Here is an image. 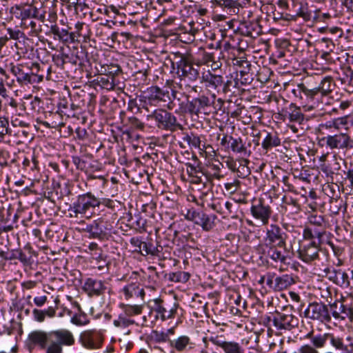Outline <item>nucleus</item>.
Listing matches in <instances>:
<instances>
[{
	"label": "nucleus",
	"mask_w": 353,
	"mask_h": 353,
	"mask_svg": "<svg viewBox=\"0 0 353 353\" xmlns=\"http://www.w3.org/2000/svg\"><path fill=\"white\" fill-rule=\"evenodd\" d=\"M172 69L178 79L173 83L172 96L178 101L181 96L189 99L190 94L197 92L198 86L192 84L199 78V66H194L190 54L177 52L173 54Z\"/></svg>",
	"instance_id": "nucleus-1"
},
{
	"label": "nucleus",
	"mask_w": 353,
	"mask_h": 353,
	"mask_svg": "<svg viewBox=\"0 0 353 353\" xmlns=\"http://www.w3.org/2000/svg\"><path fill=\"white\" fill-rule=\"evenodd\" d=\"M74 343L72 334L68 330H59L51 332L34 330L31 332L26 343L30 352L36 347L46 350V353H61L63 345Z\"/></svg>",
	"instance_id": "nucleus-2"
},
{
	"label": "nucleus",
	"mask_w": 353,
	"mask_h": 353,
	"mask_svg": "<svg viewBox=\"0 0 353 353\" xmlns=\"http://www.w3.org/2000/svg\"><path fill=\"white\" fill-rule=\"evenodd\" d=\"M305 338L310 343L301 345L293 353H320L319 350L325 349L328 343L336 351H347V346L345 344L343 338L333 333L316 332L312 330L305 336Z\"/></svg>",
	"instance_id": "nucleus-3"
},
{
	"label": "nucleus",
	"mask_w": 353,
	"mask_h": 353,
	"mask_svg": "<svg viewBox=\"0 0 353 353\" xmlns=\"http://www.w3.org/2000/svg\"><path fill=\"white\" fill-rule=\"evenodd\" d=\"M334 86L333 79L331 77H325L322 79L319 86L309 88L304 83H299L292 90V93L300 100L303 101L309 105V110L315 108L319 105V97L327 95L332 92Z\"/></svg>",
	"instance_id": "nucleus-4"
},
{
	"label": "nucleus",
	"mask_w": 353,
	"mask_h": 353,
	"mask_svg": "<svg viewBox=\"0 0 353 353\" xmlns=\"http://www.w3.org/2000/svg\"><path fill=\"white\" fill-rule=\"evenodd\" d=\"M101 203L100 199L90 192L79 194L70 205L68 210L69 216L76 219L83 217L90 219L92 214L90 210L99 207Z\"/></svg>",
	"instance_id": "nucleus-5"
},
{
	"label": "nucleus",
	"mask_w": 353,
	"mask_h": 353,
	"mask_svg": "<svg viewBox=\"0 0 353 353\" xmlns=\"http://www.w3.org/2000/svg\"><path fill=\"white\" fill-rule=\"evenodd\" d=\"M201 82L204 83L207 90L212 93V97L214 99L216 94H226L232 92L231 87L232 81L231 79L224 81L222 75L208 70L203 72L201 77Z\"/></svg>",
	"instance_id": "nucleus-6"
},
{
	"label": "nucleus",
	"mask_w": 353,
	"mask_h": 353,
	"mask_svg": "<svg viewBox=\"0 0 353 353\" xmlns=\"http://www.w3.org/2000/svg\"><path fill=\"white\" fill-rule=\"evenodd\" d=\"M323 243V239L309 238L303 235V239L299 242V258L307 263L318 259L319 257V252Z\"/></svg>",
	"instance_id": "nucleus-7"
},
{
	"label": "nucleus",
	"mask_w": 353,
	"mask_h": 353,
	"mask_svg": "<svg viewBox=\"0 0 353 353\" xmlns=\"http://www.w3.org/2000/svg\"><path fill=\"white\" fill-rule=\"evenodd\" d=\"M147 117L148 120H154L157 127L163 130L174 132L183 128L182 125L178 123L176 117L164 109H157Z\"/></svg>",
	"instance_id": "nucleus-8"
},
{
	"label": "nucleus",
	"mask_w": 353,
	"mask_h": 353,
	"mask_svg": "<svg viewBox=\"0 0 353 353\" xmlns=\"http://www.w3.org/2000/svg\"><path fill=\"white\" fill-rule=\"evenodd\" d=\"M326 229L327 222L323 216L311 214L308 216V224L305 226L303 235L323 239L326 234Z\"/></svg>",
	"instance_id": "nucleus-9"
},
{
	"label": "nucleus",
	"mask_w": 353,
	"mask_h": 353,
	"mask_svg": "<svg viewBox=\"0 0 353 353\" xmlns=\"http://www.w3.org/2000/svg\"><path fill=\"white\" fill-rule=\"evenodd\" d=\"M329 304L322 302L310 303L304 312L305 317L322 323L331 322Z\"/></svg>",
	"instance_id": "nucleus-10"
},
{
	"label": "nucleus",
	"mask_w": 353,
	"mask_h": 353,
	"mask_svg": "<svg viewBox=\"0 0 353 353\" xmlns=\"http://www.w3.org/2000/svg\"><path fill=\"white\" fill-rule=\"evenodd\" d=\"M144 103L154 106H165L170 101L169 91L157 86L148 88L143 95Z\"/></svg>",
	"instance_id": "nucleus-11"
},
{
	"label": "nucleus",
	"mask_w": 353,
	"mask_h": 353,
	"mask_svg": "<svg viewBox=\"0 0 353 353\" xmlns=\"http://www.w3.org/2000/svg\"><path fill=\"white\" fill-rule=\"evenodd\" d=\"M11 72L17 77V81L21 84H32L41 82L43 79V74H37L32 70L24 65H12Z\"/></svg>",
	"instance_id": "nucleus-12"
},
{
	"label": "nucleus",
	"mask_w": 353,
	"mask_h": 353,
	"mask_svg": "<svg viewBox=\"0 0 353 353\" xmlns=\"http://www.w3.org/2000/svg\"><path fill=\"white\" fill-rule=\"evenodd\" d=\"M299 319L292 311L285 310L282 312L276 311L274 313L273 325L277 330H292L299 325Z\"/></svg>",
	"instance_id": "nucleus-13"
},
{
	"label": "nucleus",
	"mask_w": 353,
	"mask_h": 353,
	"mask_svg": "<svg viewBox=\"0 0 353 353\" xmlns=\"http://www.w3.org/2000/svg\"><path fill=\"white\" fill-rule=\"evenodd\" d=\"M321 162L320 164V169L321 172L325 174L326 177L333 179L334 174H338L339 171L341 170V164L345 163L343 159L337 154H334L330 157L327 155L323 154L319 158Z\"/></svg>",
	"instance_id": "nucleus-14"
},
{
	"label": "nucleus",
	"mask_w": 353,
	"mask_h": 353,
	"mask_svg": "<svg viewBox=\"0 0 353 353\" xmlns=\"http://www.w3.org/2000/svg\"><path fill=\"white\" fill-rule=\"evenodd\" d=\"M250 212L253 217L259 220L263 225L268 223L272 212L270 206L266 204L265 200L262 198L254 199L252 201Z\"/></svg>",
	"instance_id": "nucleus-15"
},
{
	"label": "nucleus",
	"mask_w": 353,
	"mask_h": 353,
	"mask_svg": "<svg viewBox=\"0 0 353 353\" xmlns=\"http://www.w3.org/2000/svg\"><path fill=\"white\" fill-rule=\"evenodd\" d=\"M286 238V233L279 225L272 224L267 230L265 237V246L285 247Z\"/></svg>",
	"instance_id": "nucleus-16"
},
{
	"label": "nucleus",
	"mask_w": 353,
	"mask_h": 353,
	"mask_svg": "<svg viewBox=\"0 0 353 353\" xmlns=\"http://www.w3.org/2000/svg\"><path fill=\"white\" fill-rule=\"evenodd\" d=\"M211 107V101L208 97L200 95L193 98L191 101L188 100L187 112L191 115L199 116V114H207L208 110Z\"/></svg>",
	"instance_id": "nucleus-17"
},
{
	"label": "nucleus",
	"mask_w": 353,
	"mask_h": 353,
	"mask_svg": "<svg viewBox=\"0 0 353 353\" xmlns=\"http://www.w3.org/2000/svg\"><path fill=\"white\" fill-rule=\"evenodd\" d=\"M186 218L201 225L203 230L209 231L214 226L216 215H208L203 211L188 210Z\"/></svg>",
	"instance_id": "nucleus-18"
},
{
	"label": "nucleus",
	"mask_w": 353,
	"mask_h": 353,
	"mask_svg": "<svg viewBox=\"0 0 353 353\" xmlns=\"http://www.w3.org/2000/svg\"><path fill=\"white\" fill-rule=\"evenodd\" d=\"M330 149H346L353 148V141L346 133L328 135L322 139Z\"/></svg>",
	"instance_id": "nucleus-19"
},
{
	"label": "nucleus",
	"mask_w": 353,
	"mask_h": 353,
	"mask_svg": "<svg viewBox=\"0 0 353 353\" xmlns=\"http://www.w3.org/2000/svg\"><path fill=\"white\" fill-rule=\"evenodd\" d=\"M106 284L103 281L90 277L85 280L82 289L90 297L99 296L104 294L107 290L110 292Z\"/></svg>",
	"instance_id": "nucleus-20"
},
{
	"label": "nucleus",
	"mask_w": 353,
	"mask_h": 353,
	"mask_svg": "<svg viewBox=\"0 0 353 353\" xmlns=\"http://www.w3.org/2000/svg\"><path fill=\"white\" fill-rule=\"evenodd\" d=\"M178 304L174 303L173 305L170 307L168 304H165L163 300L157 298L153 300L152 310L156 312L155 318L157 319L160 318L162 321L167 319L174 318Z\"/></svg>",
	"instance_id": "nucleus-21"
},
{
	"label": "nucleus",
	"mask_w": 353,
	"mask_h": 353,
	"mask_svg": "<svg viewBox=\"0 0 353 353\" xmlns=\"http://www.w3.org/2000/svg\"><path fill=\"white\" fill-rule=\"evenodd\" d=\"M120 293L123 295L125 300L129 302L144 303L145 291L137 283H130L125 285L120 290Z\"/></svg>",
	"instance_id": "nucleus-22"
},
{
	"label": "nucleus",
	"mask_w": 353,
	"mask_h": 353,
	"mask_svg": "<svg viewBox=\"0 0 353 353\" xmlns=\"http://www.w3.org/2000/svg\"><path fill=\"white\" fill-rule=\"evenodd\" d=\"M329 310L330 317L335 320L344 321L349 319L351 321L353 320V308L344 305L341 301H335L332 303H329Z\"/></svg>",
	"instance_id": "nucleus-23"
},
{
	"label": "nucleus",
	"mask_w": 353,
	"mask_h": 353,
	"mask_svg": "<svg viewBox=\"0 0 353 353\" xmlns=\"http://www.w3.org/2000/svg\"><path fill=\"white\" fill-rule=\"evenodd\" d=\"M71 29L68 26L60 28L57 25H52L50 27V32L54 35V39L63 43H71L77 41L76 32H71Z\"/></svg>",
	"instance_id": "nucleus-24"
},
{
	"label": "nucleus",
	"mask_w": 353,
	"mask_h": 353,
	"mask_svg": "<svg viewBox=\"0 0 353 353\" xmlns=\"http://www.w3.org/2000/svg\"><path fill=\"white\" fill-rule=\"evenodd\" d=\"M209 340L214 345L221 347L225 353H245L239 343L224 341L221 336H211Z\"/></svg>",
	"instance_id": "nucleus-25"
},
{
	"label": "nucleus",
	"mask_w": 353,
	"mask_h": 353,
	"mask_svg": "<svg viewBox=\"0 0 353 353\" xmlns=\"http://www.w3.org/2000/svg\"><path fill=\"white\" fill-rule=\"evenodd\" d=\"M81 340L83 346L89 349H98L102 343L101 336L93 331L85 332Z\"/></svg>",
	"instance_id": "nucleus-26"
},
{
	"label": "nucleus",
	"mask_w": 353,
	"mask_h": 353,
	"mask_svg": "<svg viewBox=\"0 0 353 353\" xmlns=\"http://www.w3.org/2000/svg\"><path fill=\"white\" fill-rule=\"evenodd\" d=\"M193 345L190 338L186 335H181L176 339L170 341V346L177 352L183 353L192 348Z\"/></svg>",
	"instance_id": "nucleus-27"
},
{
	"label": "nucleus",
	"mask_w": 353,
	"mask_h": 353,
	"mask_svg": "<svg viewBox=\"0 0 353 353\" xmlns=\"http://www.w3.org/2000/svg\"><path fill=\"white\" fill-rule=\"evenodd\" d=\"M108 236V228L105 223L101 219H98L92 222L90 238L103 240Z\"/></svg>",
	"instance_id": "nucleus-28"
},
{
	"label": "nucleus",
	"mask_w": 353,
	"mask_h": 353,
	"mask_svg": "<svg viewBox=\"0 0 353 353\" xmlns=\"http://www.w3.org/2000/svg\"><path fill=\"white\" fill-rule=\"evenodd\" d=\"M240 31L244 36L255 38L261 34L262 28L257 21H252L244 23Z\"/></svg>",
	"instance_id": "nucleus-29"
},
{
	"label": "nucleus",
	"mask_w": 353,
	"mask_h": 353,
	"mask_svg": "<svg viewBox=\"0 0 353 353\" xmlns=\"http://www.w3.org/2000/svg\"><path fill=\"white\" fill-rule=\"evenodd\" d=\"M264 132L265 135L261 143V146L263 150L268 151L281 145V139L276 132Z\"/></svg>",
	"instance_id": "nucleus-30"
},
{
	"label": "nucleus",
	"mask_w": 353,
	"mask_h": 353,
	"mask_svg": "<svg viewBox=\"0 0 353 353\" xmlns=\"http://www.w3.org/2000/svg\"><path fill=\"white\" fill-rule=\"evenodd\" d=\"M285 116L290 122L301 124L305 121V115L301 112V108L294 103H291L289 105L288 110L285 112Z\"/></svg>",
	"instance_id": "nucleus-31"
},
{
	"label": "nucleus",
	"mask_w": 353,
	"mask_h": 353,
	"mask_svg": "<svg viewBox=\"0 0 353 353\" xmlns=\"http://www.w3.org/2000/svg\"><path fill=\"white\" fill-rule=\"evenodd\" d=\"M294 283L295 280L291 274H283L275 278L274 290L281 291L290 288Z\"/></svg>",
	"instance_id": "nucleus-32"
},
{
	"label": "nucleus",
	"mask_w": 353,
	"mask_h": 353,
	"mask_svg": "<svg viewBox=\"0 0 353 353\" xmlns=\"http://www.w3.org/2000/svg\"><path fill=\"white\" fill-rule=\"evenodd\" d=\"M99 74L105 75L115 78L122 73L121 68L114 63L101 65L99 69H97Z\"/></svg>",
	"instance_id": "nucleus-33"
},
{
	"label": "nucleus",
	"mask_w": 353,
	"mask_h": 353,
	"mask_svg": "<svg viewBox=\"0 0 353 353\" xmlns=\"http://www.w3.org/2000/svg\"><path fill=\"white\" fill-rule=\"evenodd\" d=\"M144 303H139L138 302H129V303L120 304L124 314L127 316H132L141 314Z\"/></svg>",
	"instance_id": "nucleus-34"
},
{
	"label": "nucleus",
	"mask_w": 353,
	"mask_h": 353,
	"mask_svg": "<svg viewBox=\"0 0 353 353\" xmlns=\"http://www.w3.org/2000/svg\"><path fill=\"white\" fill-rule=\"evenodd\" d=\"M59 111L65 114L68 117H74L79 112L80 107L73 103L70 105L67 101H62L59 103Z\"/></svg>",
	"instance_id": "nucleus-35"
},
{
	"label": "nucleus",
	"mask_w": 353,
	"mask_h": 353,
	"mask_svg": "<svg viewBox=\"0 0 353 353\" xmlns=\"http://www.w3.org/2000/svg\"><path fill=\"white\" fill-rule=\"evenodd\" d=\"M214 5L227 9L233 13H238L241 6L239 0H214Z\"/></svg>",
	"instance_id": "nucleus-36"
},
{
	"label": "nucleus",
	"mask_w": 353,
	"mask_h": 353,
	"mask_svg": "<svg viewBox=\"0 0 353 353\" xmlns=\"http://www.w3.org/2000/svg\"><path fill=\"white\" fill-rule=\"evenodd\" d=\"M95 85L100 86L103 89L112 90L115 86V78L105 75H100L94 80Z\"/></svg>",
	"instance_id": "nucleus-37"
},
{
	"label": "nucleus",
	"mask_w": 353,
	"mask_h": 353,
	"mask_svg": "<svg viewBox=\"0 0 353 353\" xmlns=\"http://www.w3.org/2000/svg\"><path fill=\"white\" fill-rule=\"evenodd\" d=\"M128 130L123 132V134L130 135V132L135 130H143L145 128V123L141 120L134 116L129 117L126 122Z\"/></svg>",
	"instance_id": "nucleus-38"
},
{
	"label": "nucleus",
	"mask_w": 353,
	"mask_h": 353,
	"mask_svg": "<svg viewBox=\"0 0 353 353\" xmlns=\"http://www.w3.org/2000/svg\"><path fill=\"white\" fill-rule=\"evenodd\" d=\"M268 248L267 256L276 263H286L287 257L281 251L278 250V246H266Z\"/></svg>",
	"instance_id": "nucleus-39"
},
{
	"label": "nucleus",
	"mask_w": 353,
	"mask_h": 353,
	"mask_svg": "<svg viewBox=\"0 0 353 353\" xmlns=\"http://www.w3.org/2000/svg\"><path fill=\"white\" fill-rule=\"evenodd\" d=\"M0 256L7 261L18 259L22 263H27L28 261L26 255L21 250H17L12 253H7L4 251H1Z\"/></svg>",
	"instance_id": "nucleus-40"
},
{
	"label": "nucleus",
	"mask_w": 353,
	"mask_h": 353,
	"mask_svg": "<svg viewBox=\"0 0 353 353\" xmlns=\"http://www.w3.org/2000/svg\"><path fill=\"white\" fill-rule=\"evenodd\" d=\"M146 105L147 104L144 103V99L142 95L140 96L139 101L137 99H130L129 100L128 103V110L136 114L140 112L141 106L147 109Z\"/></svg>",
	"instance_id": "nucleus-41"
},
{
	"label": "nucleus",
	"mask_w": 353,
	"mask_h": 353,
	"mask_svg": "<svg viewBox=\"0 0 353 353\" xmlns=\"http://www.w3.org/2000/svg\"><path fill=\"white\" fill-rule=\"evenodd\" d=\"M229 139L232 141L230 148L234 152L246 154L247 149L243 143L241 138L234 139L232 136H230Z\"/></svg>",
	"instance_id": "nucleus-42"
},
{
	"label": "nucleus",
	"mask_w": 353,
	"mask_h": 353,
	"mask_svg": "<svg viewBox=\"0 0 353 353\" xmlns=\"http://www.w3.org/2000/svg\"><path fill=\"white\" fill-rule=\"evenodd\" d=\"M190 277V274L186 272H176L169 274V280L175 283H185Z\"/></svg>",
	"instance_id": "nucleus-43"
},
{
	"label": "nucleus",
	"mask_w": 353,
	"mask_h": 353,
	"mask_svg": "<svg viewBox=\"0 0 353 353\" xmlns=\"http://www.w3.org/2000/svg\"><path fill=\"white\" fill-rule=\"evenodd\" d=\"M77 64L83 65L85 62H89L88 54L85 47L81 46L79 48L76 49L74 53Z\"/></svg>",
	"instance_id": "nucleus-44"
},
{
	"label": "nucleus",
	"mask_w": 353,
	"mask_h": 353,
	"mask_svg": "<svg viewBox=\"0 0 353 353\" xmlns=\"http://www.w3.org/2000/svg\"><path fill=\"white\" fill-rule=\"evenodd\" d=\"M20 26L23 29H28L30 28V31L34 35H37L39 32L41 31V26L37 25V23L33 21L32 19H30V21L28 20L25 22H21Z\"/></svg>",
	"instance_id": "nucleus-45"
},
{
	"label": "nucleus",
	"mask_w": 353,
	"mask_h": 353,
	"mask_svg": "<svg viewBox=\"0 0 353 353\" xmlns=\"http://www.w3.org/2000/svg\"><path fill=\"white\" fill-rule=\"evenodd\" d=\"M318 44L321 46V50L332 52L335 48V45L332 39L323 37L318 40Z\"/></svg>",
	"instance_id": "nucleus-46"
},
{
	"label": "nucleus",
	"mask_w": 353,
	"mask_h": 353,
	"mask_svg": "<svg viewBox=\"0 0 353 353\" xmlns=\"http://www.w3.org/2000/svg\"><path fill=\"white\" fill-rule=\"evenodd\" d=\"M183 141L187 142L190 146L194 147L195 148H200L201 145V139L200 137L194 134L190 133V134H187L183 137Z\"/></svg>",
	"instance_id": "nucleus-47"
},
{
	"label": "nucleus",
	"mask_w": 353,
	"mask_h": 353,
	"mask_svg": "<svg viewBox=\"0 0 353 353\" xmlns=\"http://www.w3.org/2000/svg\"><path fill=\"white\" fill-rule=\"evenodd\" d=\"M37 10L36 8L30 7H25L24 10L21 11V15L19 19L21 22H25L26 21H30V19L36 17Z\"/></svg>",
	"instance_id": "nucleus-48"
},
{
	"label": "nucleus",
	"mask_w": 353,
	"mask_h": 353,
	"mask_svg": "<svg viewBox=\"0 0 353 353\" xmlns=\"http://www.w3.org/2000/svg\"><path fill=\"white\" fill-rule=\"evenodd\" d=\"M9 39L19 40L21 38L26 39L25 34L18 28H6V34Z\"/></svg>",
	"instance_id": "nucleus-49"
},
{
	"label": "nucleus",
	"mask_w": 353,
	"mask_h": 353,
	"mask_svg": "<svg viewBox=\"0 0 353 353\" xmlns=\"http://www.w3.org/2000/svg\"><path fill=\"white\" fill-rule=\"evenodd\" d=\"M135 321L123 315H119L117 319L114 320L113 324L116 327H126L134 324Z\"/></svg>",
	"instance_id": "nucleus-50"
},
{
	"label": "nucleus",
	"mask_w": 353,
	"mask_h": 353,
	"mask_svg": "<svg viewBox=\"0 0 353 353\" xmlns=\"http://www.w3.org/2000/svg\"><path fill=\"white\" fill-rule=\"evenodd\" d=\"M282 201L286 205H292L294 213H299L301 211V206L298 202V201L292 197H288L287 196H284L282 198Z\"/></svg>",
	"instance_id": "nucleus-51"
},
{
	"label": "nucleus",
	"mask_w": 353,
	"mask_h": 353,
	"mask_svg": "<svg viewBox=\"0 0 353 353\" xmlns=\"http://www.w3.org/2000/svg\"><path fill=\"white\" fill-rule=\"evenodd\" d=\"M296 16L302 17L305 21H309L312 19V12L307 6H301L296 13Z\"/></svg>",
	"instance_id": "nucleus-52"
},
{
	"label": "nucleus",
	"mask_w": 353,
	"mask_h": 353,
	"mask_svg": "<svg viewBox=\"0 0 353 353\" xmlns=\"http://www.w3.org/2000/svg\"><path fill=\"white\" fill-rule=\"evenodd\" d=\"M71 322L77 325H83L88 323L89 321L86 314L83 313L79 315H74L71 319Z\"/></svg>",
	"instance_id": "nucleus-53"
},
{
	"label": "nucleus",
	"mask_w": 353,
	"mask_h": 353,
	"mask_svg": "<svg viewBox=\"0 0 353 353\" xmlns=\"http://www.w3.org/2000/svg\"><path fill=\"white\" fill-rule=\"evenodd\" d=\"M152 250L154 251V245L152 243L145 241L142 242L141 250L140 252V254L142 256H146L148 255H152Z\"/></svg>",
	"instance_id": "nucleus-54"
},
{
	"label": "nucleus",
	"mask_w": 353,
	"mask_h": 353,
	"mask_svg": "<svg viewBox=\"0 0 353 353\" xmlns=\"http://www.w3.org/2000/svg\"><path fill=\"white\" fill-rule=\"evenodd\" d=\"M326 123H333V126L336 129H339L341 126H345L346 129L347 128L346 116L328 121Z\"/></svg>",
	"instance_id": "nucleus-55"
},
{
	"label": "nucleus",
	"mask_w": 353,
	"mask_h": 353,
	"mask_svg": "<svg viewBox=\"0 0 353 353\" xmlns=\"http://www.w3.org/2000/svg\"><path fill=\"white\" fill-rule=\"evenodd\" d=\"M341 269H330L327 268L325 270V276L327 277V279L336 284V277L339 275V272Z\"/></svg>",
	"instance_id": "nucleus-56"
},
{
	"label": "nucleus",
	"mask_w": 353,
	"mask_h": 353,
	"mask_svg": "<svg viewBox=\"0 0 353 353\" xmlns=\"http://www.w3.org/2000/svg\"><path fill=\"white\" fill-rule=\"evenodd\" d=\"M142 239L141 237L134 236L130 239V243L132 246L134 248V252L139 253L141 250V245H142Z\"/></svg>",
	"instance_id": "nucleus-57"
},
{
	"label": "nucleus",
	"mask_w": 353,
	"mask_h": 353,
	"mask_svg": "<svg viewBox=\"0 0 353 353\" xmlns=\"http://www.w3.org/2000/svg\"><path fill=\"white\" fill-rule=\"evenodd\" d=\"M240 188V181L238 179H234L232 182L225 183V188L230 193H234Z\"/></svg>",
	"instance_id": "nucleus-58"
},
{
	"label": "nucleus",
	"mask_w": 353,
	"mask_h": 353,
	"mask_svg": "<svg viewBox=\"0 0 353 353\" xmlns=\"http://www.w3.org/2000/svg\"><path fill=\"white\" fill-rule=\"evenodd\" d=\"M52 61L57 67L60 68L61 69L65 68V64L63 52L59 54H54L52 56Z\"/></svg>",
	"instance_id": "nucleus-59"
},
{
	"label": "nucleus",
	"mask_w": 353,
	"mask_h": 353,
	"mask_svg": "<svg viewBox=\"0 0 353 353\" xmlns=\"http://www.w3.org/2000/svg\"><path fill=\"white\" fill-rule=\"evenodd\" d=\"M153 334L154 335L155 341L157 342L165 343L168 341L170 343V341H171V339H170L168 336V333L163 332H159L158 331H153Z\"/></svg>",
	"instance_id": "nucleus-60"
},
{
	"label": "nucleus",
	"mask_w": 353,
	"mask_h": 353,
	"mask_svg": "<svg viewBox=\"0 0 353 353\" xmlns=\"http://www.w3.org/2000/svg\"><path fill=\"white\" fill-rule=\"evenodd\" d=\"M72 163L76 166L77 170H84L85 169V161L81 159L78 156H72Z\"/></svg>",
	"instance_id": "nucleus-61"
},
{
	"label": "nucleus",
	"mask_w": 353,
	"mask_h": 353,
	"mask_svg": "<svg viewBox=\"0 0 353 353\" xmlns=\"http://www.w3.org/2000/svg\"><path fill=\"white\" fill-rule=\"evenodd\" d=\"M8 133V121L5 118H0V135L3 136Z\"/></svg>",
	"instance_id": "nucleus-62"
},
{
	"label": "nucleus",
	"mask_w": 353,
	"mask_h": 353,
	"mask_svg": "<svg viewBox=\"0 0 353 353\" xmlns=\"http://www.w3.org/2000/svg\"><path fill=\"white\" fill-rule=\"evenodd\" d=\"M185 165L187 166V173L189 175V176L192 177L196 174H203V172H201L200 170L197 169L192 164L188 163Z\"/></svg>",
	"instance_id": "nucleus-63"
},
{
	"label": "nucleus",
	"mask_w": 353,
	"mask_h": 353,
	"mask_svg": "<svg viewBox=\"0 0 353 353\" xmlns=\"http://www.w3.org/2000/svg\"><path fill=\"white\" fill-rule=\"evenodd\" d=\"M34 319L37 321L43 322L46 318V312L43 310L34 309L32 311Z\"/></svg>",
	"instance_id": "nucleus-64"
}]
</instances>
